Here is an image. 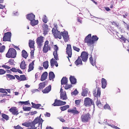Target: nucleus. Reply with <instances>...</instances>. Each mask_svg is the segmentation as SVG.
<instances>
[{
	"label": "nucleus",
	"mask_w": 129,
	"mask_h": 129,
	"mask_svg": "<svg viewBox=\"0 0 129 129\" xmlns=\"http://www.w3.org/2000/svg\"><path fill=\"white\" fill-rule=\"evenodd\" d=\"M52 32L55 38H58L60 39L61 38L62 36L65 42H67L69 40V38L67 31H64L60 33V31L56 30L53 28H52Z\"/></svg>",
	"instance_id": "f257e3e1"
},
{
	"label": "nucleus",
	"mask_w": 129,
	"mask_h": 129,
	"mask_svg": "<svg viewBox=\"0 0 129 129\" xmlns=\"http://www.w3.org/2000/svg\"><path fill=\"white\" fill-rule=\"evenodd\" d=\"M17 53L15 50L13 48H9L6 54V57L8 58H15L16 55Z\"/></svg>",
	"instance_id": "f03ea898"
},
{
	"label": "nucleus",
	"mask_w": 129,
	"mask_h": 129,
	"mask_svg": "<svg viewBox=\"0 0 129 129\" xmlns=\"http://www.w3.org/2000/svg\"><path fill=\"white\" fill-rule=\"evenodd\" d=\"M51 45L49 44V41L46 40L45 42L43 49V52L44 53H46L48 50H51Z\"/></svg>",
	"instance_id": "7ed1b4c3"
},
{
	"label": "nucleus",
	"mask_w": 129,
	"mask_h": 129,
	"mask_svg": "<svg viewBox=\"0 0 129 129\" xmlns=\"http://www.w3.org/2000/svg\"><path fill=\"white\" fill-rule=\"evenodd\" d=\"M92 105L94 107V102L90 98H85L84 101V105L85 106L88 107Z\"/></svg>",
	"instance_id": "20e7f679"
},
{
	"label": "nucleus",
	"mask_w": 129,
	"mask_h": 129,
	"mask_svg": "<svg viewBox=\"0 0 129 129\" xmlns=\"http://www.w3.org/2000/svg\"><path fill=\"white\" fill-rule=\"evenodd\" d=\"M90 118V114L89 113L86 114L83 113L81 117V119L82 121L83 122H86L88 121Z\"/></svg>",
	"instance_id": "39448f33"
},
{
	"label": "nucleus",
	"mask_w": 129,
	"mask_h": 129,
	"mask_svg": "<svg viewBox=\"0 0 129 129\" xmlns=\"http://www.w3.org/2000/svg\"><path fill=\"white\" fill-rule=\"evenodd\" d=\"M91 34H89L85 38L84 42L87 43L88 46H90L93 44L92 42V41Z\"/></svg>",
	"instance_id": "423d86ee"
},
{
	"label": "nucleus",
	"mask_w": 129,
	"mask_h": 129,
	"mask_svg": "<svg viewBox=\"0 0 129 129\" xmlns=\"http://www.w3.org/2000/svg\"><path fill=\"white\" fill-rule=\"evenodd\" d=\"M44 37L42 36H40L38 37L36 39V42L39 48H40L43 45L44 42Z\"/></svg>",
	"instance_id": "0eeeda50"
},
{
	"label": "nucleus",
	"mask_w": 129,
	"mask_h": 129,
	"mask_svg": "<svg viewBox=\"0 0 129 129\" xmlns=\"http://www.w3.org/2000/svg\"><path fill=\"white\" fill-rule=\"evenodd\" d=\"M66 52L68 55V56L67 57L68 59L69 60V57H71L72 54V49L71 45L70 44H68L67 45Z\"/></svg>",
	"instance_id": "6e6552de"
},
{
	"label": "nucleus",
	"mask_w": 129,
	"mask_h": 129,
	"mask_svg": "<svg viewBox=\"0 0 129 129\" xmlns=\"http://www.w3.org/2000/svg\"><path fill=\"white\" fill-rule=\"evenodd\" d=\"M89 54L88 53L85 51H82L80 57L82 60L84 62H86L87 60Z\"/></svg>",
	"instance_id": "1a4fd4ad"
},
{
	"label": "nucleus",
	"mask_w": 129,
	"mask_h": 129,
	"mask_svg": "<svg viewBox=\"0 0 129 129\" xmlns=\"http://www.w3.org/2000/svg\"><path fill=\"white\" fill-rule=\"evenodd\" d=\"M9 111L12 114L14 115H17L19 113L18 109L15 107H12L9 110Z\"/></svg>",
	"instance_id": "9d476101"
},
{
	"label": "nucleus",
	"mask_w": 129,
	"mask_h": 129,
	"mask_svg": "<svg viewBox=\"0 0 129 129\" xmlns=\"http://www.w3.org/2000/svg\"><path fill=\"white\" fill-rule=\"evenodd\" d=\"M11 37V33L8 32L5 33L3 37V41H10Z\"/></svg>",
	"instance_id": "9b49d317"
},
{
	"label": "nucleus",
	"mask_w": 129,
	"mask_h": 129,
	"mask_svg": "<svg viewBox=\"0 0 129 129\" xmlns=\"http://www.w3.org/2000/svg\"><path fill=\"white\" fill-rule=\"evenodd\" d=\"M66 103L65 102H63L60 100H57V99H56L55 100L54 103L53 105L55 106H60L65 105Z\"/></svg>",
	"instance_id": "f8f14e48"
},
{
	"label": "nucleus",
	"mask_w": 129,
	"mask_h": 129,
	"mask_svg": "<svg viewBox=\"0 0 129 129\" xmlns=\"http://www.w3.org/2000/svg\"><path fill=\"white\" fill-rule=\"evenodd\" d=\"M60 99L63 100H66L68 99V97L65 91H63V89L61 88L60 90Z\"/></svg>",
	"instance_id": "ddd939ff"
},
{
	"label": "nucleus",
	"mask_w": 129,
	"mask_h": 129,
	"mask_svg": "<svg viewBox=\"0 0 129 129\" xmlns=\"http://www.w3.org/2000/svg\"><path fill=\"white\" fill-rule=\"evenodd\" d=\"M101 91L100 89L98 88L97 91L96 90H94L93 91V93L94 97H97L100 98V97Z\"/></svg>",
	"instance_id": "4468645a"
},
{
	"label": "nucleus",
	"mask_w": 129,
	"mask_h": 129,
	"mask_svg": "<svg viewBox=\"0 0 129 129\" xmlns=\"http://www.w3.org/2000/svg\"><path fill=\"white\" fill-rule=\"evenodd\" d=\"M42 29L43 31V34L44 36L48 34L49 32L48 26L46 24H44L42 26Z\"/></svg>",
	"instance_id": "2eb2a0df"
},
{
	"label": "nucleus",
	"mask_w": 129,
	"mask_h": 129,
	"mask_svg": "<svg viewBox=\"0 0 129 129\" xmlns=\"http://www.w3.org/2000/svg\"><path fill=\"white\" fill-rule=\"evenodd\" d=\"M53 48L54 50L53 52L54 57L56 60H58L59 59L57 54V51L58 50V47L56 45H55L54 46Z\"/></svg>",
	"instance_id": "dca6fc26"
},
{
	"label": "nucleus",
	"mask_w": 129,
	"mask_h": 129,
	"mask_svg": "<svg viewBox=\"0 0 129 129\" xmlns=\"http://www.w3.org/2000/svg\"><path fill=\"white\" fill-rule=\"evenodd\" d=\"M68 112L73 114V115H78L80 113V112L77 110L75 107H74L72 109H69L68 110Z\"/></svg>",
	"instance_id": "f3484780"
},
{
	"label": "nucleus",
	"mask_w": 129,
	"mask_h": 129,
	"mask_svg": "<svg viewBox=\"0 0 129 129\" xmlns=\"http://www.w3.org/2000/svg\"><path fill=\"white\" fill-rule=\"evenodd\" d=\"M75 63L77 66L82 64V61L80 56L78 57L77 59L75 61Z\"/></svg>",
	"instance_id": "a211bd4d"
},
{
	"label": "nucleus",
	"mask_w": 129,
	"mask_h": 129,
	"mask_svg": "<svg viewBox=\"0 0 129 129\" xmlns=\"http://www.w3.org/2000/svg\"><path fill=\"white\" fill-rule=\"evenodd\" d=\"M35 17V15L32 13L27 14L26 15L27 19L30 21L34 19Z\"/></svg>",
	"instance_id": "6ab92c4d"
},
{
	"label": "nucleus",
	"mask_w": 129,
	"mask_h": 129,
	"mask_svg": "<svg viewBox=\"0 0 129 129\" xmlns=\"http://www.w3.org/2000/svg\"><path fill=\"white\" fill-rule=\"evenodd\" d=\"M102 87L105 88L106 87L107 83L106 80L104 78H102L101 80Z\"/></svg>",
	"instance_id": "aec40b11"
},
{
	"label": "nucleus",
	"mask_w": 129,
	"mask_h": 129,
	"mask_svg": "<svg viewBox=\"0 0 129 129\" xmlns=\"http://www.w3.org/2000/svg\"><path fill=\"white\" fill-rule=\"evenodd\" d=\"M35 44V41L33 40H30L29 41L28 45L29 46L30 49H34V44Z\"/></svg>",
	"instance_id": "412c9836"
},
{
	"label": "nucleus",
	"mask_w": 129,
	"mask_h": 129,
	"mask_svg": "<svg viewBox=\"0 0 129 129\" xmlns=\"http://www.w3.org/2000/svg\"><path fill=\"white\" fill-rule=\"evenodd\" d=\"M70 80L72 84H74L76 82V79L74 76L71 75L70 77Z\"/></svg>",
	"instance_id": "4be33fe9"
},
{
	"label": "nucleus",
	"mask_w": 129,
	"mask_h": 129,
	"mask_svg": "<svg viewBox=\"0 0 129 129\" xmlns=\"http://www.w3.org/2000/svg\"><path fill=\"white\" fill-rule=\"evenodd\" d=\"M47 76L48 73L47 72H45L43 73L41 77V80L43 81L45 80L47 78Z\"/></svg>",
	"instance_id": "5701e85b"
},
{
	"label": "nucleus",
	"mask_w": 129,
	"mask_h": 129,
	"mask_svg": "<svg viewBox=\"0 0 129 129\" xmlns=\"http://www.w3.org/2000/svg\"><path fill=\"white\" fill-rule=\"evenodd\" d=\"M51 87V86L50 85L46 87L45 89L42 91L44 93H47L50 91Z\"/></svg>",
	"instance_id": "b1692460"
},
{
	"label": "nucleus",
	"mask_w": 129,
	"mask_h": 129,
	"mask_svg": "<svg viewBox=\"0 0 129 129\" xmlns=\"http://www.w3.org/2000/svg\"><path fill=\"white\" fill-rule=\"evenodd\" d=\"M55 76L53 72H51L49 73V80H52L53 81V79L55 78Z\"/></svg>",
	"instance_id": "393cba45"
},
{
	"label": "nucleus",
	"mask_w": 129,
	"mask_h": 129,
	"mask_svg": "<svg viewBox=\"0 0 129 129\" xmlns=\"http://www.w3.org/2000/svg\"><path fill=\"white\" fill-rule=\"evenodd\" d=\"M6 76L7 79L8 80H12L15 79V77L14 76L10 74H7Z\"/></svg>",
	"instance_id": "a878e982"
},
{
	"label": "nucleus",
	"mask_w": 129,
	"mask_h": 129,
	"mask_svg": "<svg viewBox=\"0 0 129 129\" xmlns=\"http://www.w3.org/2000/svg\"><path fill=\"white\" fill-rule=\"evenodd\" d=\"M26 66L25 61L24 60H23L21 62L20 65V68L21 69L24 70L26 68Z\"/></svg>",
	"instance_id": "bb28decb"
},
{
	"label": "nucleus",
	"mask_w": 129,
	"mask_h": 129,
	"mask_svg": "<svg viewBox=\"0 0 129 129\" xmlns=\"http://www.w3.org/2000/svg\"><path fill=\"white\" fill-rule=\"evenodd\" d=\"M22 56L23 58L26 59L28 56L27 52L25 50H23L22 51Z\"/></svg>",
	"instance_id": "cd10ccee"
},
{
	"label": "nucleus",
	"mask_w": 129,
	"mask_h": 129,
	"mask_svg": "<svg viewBox=\"0 0 129 129\" xmlns=\"http://www.w3.org/2000/svg\"><path fill=\"white\" fill-rule=\"evenodd\" d=\"M30 21V23L32 26H34L37 25L38 23V20H36L35 19Z\"/></svg>",
	"instance_id": "c85d7f7f"
},
{
	"label": "nucleus",
	"mask_w": 129,
	"mask_h": 129,
	"mask_svg": "<svg viewBox=\"0 0 129 129\" xmlns=\"http://www.w3.org/2000/svg\"><path fill=\"white\" fill-rule=\"evenodd\" d=\"M90 62L91 64L93 66H94V65H95V64L96 62V59L94 58L93 59V58L91 55L89 58Z\"/></svg>",
	"instance_id": "c756f323"
},
{
	"label": "nucleus",
	"mask_w": 129,
	"mask_h": 129,
	"mask_svg": "<svg viewBox=\"0 0 129 129\" xmlns=\"http://www.w3.org/2000/svg\"><path fill=\"white\" fill-rule=\"evenodd\" d=\"M68 80L66 77H63L61 80V84L62 85H65L68 83Z\"/></svg>",
	"instance_id": "7c9ffc66"
},
{
	"label": "nucleus",
	"mask_w": 129,
	"mask_h": 129,
	"mask_svg": "<svg viewBox=\"0 0 129 129\" xmlns=\"http://www.w3.org/2000/svg\"><path fill=\"white\" fill-rule=\"evenodd\" d=\"M29 127H30V129H36L37 128V127L35 126V125L34 123L32 121L31 122H29Z\"/></svg>",
	"instance_id": "2f4dec72"
},
{
	"label": "nucleus",
	"mask_w": 129,
	"mask_h": 129,
	"mask_svg": "<svg viewBox=\"0 0 129 129\" xmlns=\"http://www.w3.org/2000/svg\"><path fill=\"white\" fill-rule=\"evenodd\" d=\"M34 62L33 61L30 63L29 66V69L28 70V72H29L33 70L34 68L33 65Z\"/></svg>",
	"instance_id": "473e14b6"
},
{
	"label": "nucleus",
	"mask_w": 129,
	"mask_h": 129,
	"mask_svg": "<svg viewBox=\"0 0 129 129\" xmlns=\"http://www.w3.org/2000/svg\"><path fill=\"white\" fill-rule=\"evenodd\" d=\"M99 39V38L97 37L96 35H93L92 37V40L93 44L96 41H97Z\"/></svg>",
	"instance_id": "72a5a7b5"
},
{
	"label": "nucleus",
	"mask_w": 129,
	"mask_h": 129,
	"mask_svg": "<svg viewBox=\"0 0 129 129\" xmlns=\"http://www.w3.org/2000/svg\"><path fill=\"white\" fill-rule=\"evenodd\" d=\"M31 104L33 106L32 107L38 109L41 106V105L40 104H35L32 102H31Z\"/></svg>",
	"instance_id": "f704fd0d"
},
{
	"label": "nucleus",
	"mask_w": 129,
	"mask_h": 129,
	"mask_svg": "<svg viewBox=\"0 0 129 129\" xmlns=\"http://www.w3.org/2000/svg\"><path fill=\"white\" fill-rule=\"evenodd\" d=\"M69 108V105H65L60 107V109L62 111L66 110Z\"/></svg>",
	"instance_id": "c9c22d12"
},
{
	"label": "nucleus",
	"mask_w": 129,
	"mask_h": 129,
	"mask_svg": "<svg viewBox=\"0 0 129 129\" xmlns=\"http://www.w3.org/2000/svg\"><path fill=\"white\" fill-rule=\"evenodd\" d=\"M45 82H43L39 84V87L38 88V89L39 90H40L41 89H42L45 86Z\"/></svg>",
	"instance_id": "e433bc0d"
},
{
	"label": "nucleus",
	"mask_w": 129,
	"mask_h": 129,
	"mask_svg": "<svg viewBox=\"0 0 129 129\" xmlns=\"http://www.w3.org/2000/svg\"><path fill=\"white\" fill-rule=\"evenodd\" d=\"M57 62L53 58H52L50 60V63L51 68H52L54 65V64Z\"/></svg>",
	"instance_id": "4c0bfd02"
},
{
	"label": "nucleus",
	"mask_w": 129,
	"mask_h": 129,
	"mask_svg": "<svg viewBox=\"0 0 129 129\" xmlns=\"http://www.w3.org/2000/svg\"><path fill=\"white\" fill-rule=\"evenodd\" d=\"M43 65L44 69H47L49 66L48 61H46L44 62L43 63Z\"/></svg>",
	"instance_id": "58836bf2"
},
{
	"label": "nucleus",
	"mask_w": 129,
	"mask_h": 129,
	"mask_svg": "<svg viewBox=\"0 0 129 129\" xmlns=\"http://www.w3.org/2000/svg\"><path fill=\"white\" fill-rule=\"evenodd\" d=\"M29 101H25V102H22V101H20L18 102L19 103L21 104V105H22L23 104H25V105H28V106L30 105V104L29 103Z\"/></svg>",
	"instance_id": "ea45409f"
},
{
	"label": "nucleus",
	"mask_w": 129,
	"mask_h": 129,
	"mask_svg": "<svg viewBox=\"0 0 129 129\" xmlns=\"http://www.w3.org/2000/svg\"><path fill=\"white\" fill-rule=\"evenodd\" d=\"M2 44L0 43V46L2 45ZM5 48V46L4 45H2L0 46V52L2 53L4 52Z\"/></svg>",
	"instance_id": "a19ab883"
},
{
	"label": "nucleus",
	"mask_w": 129,
	"mask_h": 129,
	"mask_svg": "<svg viewBox=\"0 0 129 129\" xmlns=\"http://www.w3.org/2000/svg\"><path fill=\"white\" fill-rule=\"evenodd\" d=\"M96 104L97 106L99 108H101L102 106L100 100H97L96 102Z\"/></svg>",
	"instance_id": "79ce46f5"
},
{
	"label": "nucleus",
	"mask_w": 129,
	"mask_h": 129,
	"mask_svg": "<svg viewBox=\"0 0 129 129\" xmlns=\"http://www.w3.org/2000/svg\"><path fill=\"white\" fill-rule=\"evenodd\" d=\"M40 118H39V117H37L33 121L35 125L39 122L40 120Z\"/></svg>",
	"instance_id": "37998d69"
},
{
	"label": "nucleus",
	"mask_w": 129,
	"mask_h": 129,
	"mask_svg": "<svg viewBox=\"0 0 129 129\" xmlns=\"http://www.w3.org/2000/svg\"><path fill=\"white\" fill-rule=\"evenodd\" d=\"M2 117L3 118H4L7 120L9 119V117L7 115L4 113L2 114Z\"/></svg>",
	"instance_id": "c03bdc74"
},
{
	"label": "nucleus",
	"mask_w": 129,
	"mask_h": 129,
	"mask_svg": "<svg viewBox=\"0 0 129 129\" xmlns=\"http://www.w3.org/2000/svg\"><path fill=\"white\" fill-rule=\"evenodd\" d=\"M65 85L64 86V88L66 89H68L71 88L72 86V84L69 85L68 84V83L65 84Z\"/></svg>",
	"instance_id": "a18cd8bd"
},
{
	"label": "nucleus",
	"mask_w": 129,
	"mask_h": 129,
	"mask_svg": "<svg viewBox=\"0 0 129 129\" xmlns=\"http://www.w3.org/2000/svg\"><path fill=\"white\" fill-rule=\"evenodd\" d=\"M26 79V77L24 75H22L20 76V81H24Z\"/></svg>",
	"instance_id": "49530a36"
},
{
	"label": "nucleus",
	"mask_w": 129,
	"mask_h": 129,
	"mask_svg": "<svg viewBox=\"0 0 129 129\" xmlns=\"http://www.w3.org/2000/svg\"><path fill=\"white\" fill-rule=\"evenodd\" d=\"M23 109L24 111H29L30 110L31 108L29 107H23Z\"/></svg>",
	"instance_id": "de8ad7c7"
},
{
	"label": "nucleus",
	"mask_w": 129,
	"mask_h": 129,
	"mask_svg": "<svg viewBox=\"0 0 129 129\" xmlns=\"http://www.w3.org/2000/svg\"><path fill=\"white\" fill-rule=\"evenodd\" d=\"M78 92L77 89H75L74 91L71 93V95L72 96H75L78 93Z\"/></svg>",
	"instance_id": "09e8293b"
},
{
	"label": "nucleus",
	"mask_w": 129,
	"mask_h": 129,
	"mask_svg": "<svg viewBox=\"0 0 129 129\" xmlns=\"http://www.w3.org/2000/svg\"><path fill=\"white\" fill-rule=\"evenodd\" d=\"M120 39L121 40V41L123 42L124 43H126L127 40L124 37L122 36L120 38Z\"/></svg>",
	"instance_id": "8fccbe9b"
},
{
	"label": "nucleus",
	"mask_w": 129,
	"mask_h": 129,
	"mask_svg": "<svg viewBox=\"0 0 129 129\" xmlns=\"http://www.w3.org/2000/svg\"><path fill=\"white\" fill-rule=\"evenodd\" d=\"M87 91H83L82 92V95L83 96H87Z\"/></svg>",
	"instance_id": "3c124183"
},
{
	"label": "nucleus",
	"mask_w": 129,
	"mask_h": 129,
	"mask_svg": "<svg viewBox=\"0 0 129 129\" xmlns=\"http://www.w3.org/2000/svg\"><path fill=\"white\" fill-rule=\"evenodd\" d=\"M43 21L45 23H46L47 22V20L46 15L44 16V17L42 19Z\"/></svg>",
	"instance_id": "603ef678"
},
{
	"label": "nucleus",
	"mask_w": 129,
	"mask_h": 129,
	"mask_svg": "<svg viewBox=\"0 0 129 129\" xmlns=\"http://www.w3.org/2000/svg\"><path fill=\"white\" fill-rule=\"evenodd\" d=\"M14 129H24L19 125H17V126H14Z\"/></svg>",
	"instance_id": "864d4df0"
},
{
	"label": "nucleus",
	"mask_w": 129,
	"mask_h": 129,
	"mask_svg": "<svg viewBox=\"0 0 129 129\" xmlns=\"http://www.w3.org/2000/svg\"><path fill=\"white\" fill-rule=\"evenodd\" d=\"M29 122H25L22 123V125L26 127H29Z\"/></svg>",
	"instance_id": "5fc2aeb1"
},
{
	"label": "nucleus",
	"mask_w": 129,
	"mask_h": 129,
	"mask_svg": "<svg viewBox=\"0 0 129 129\" xmlns=\"http://www.w3.org/2000/svg\"><path fill=\"white\" fill-rule=\"evenodd\" d=\"M6 71L2 69H0V75H3L5 74Z\"/></svg>",
	"instance_id": "6e6d98bb"
},
{
	"label": "nucleus",
	"mask_w": 129,
	"mask_h": 129,
	"mask_svg": "<svg viewBox=\"0 0 129 129\" xmlns=\"http://www.w3.org/2000/svg\"><path fill=\"white\" fill-rule=\"evenodd\" d=\"M43 121V120L42 119V118H40V121H39V122L38 123H39V126H41L42 123Z\"/></svg>",
	"instance_id": "4d7b16f0"
},
{
	"label": "nucleus",
	"mask_w": 129,
	"mask_h": 129,
	"mask_svg": "<svg viewBox=\"0 0 129 129\" xmlns=\"http://www.w3.org/2000/svg\"><path fill=\"white\" fill-rule=\"evenodd\" d=\"M35 50V49H32V50H31V52H30V56L31 57H33L34 56V51Z\"/></svg>",
	"instance_id": "13d9d810"
},
{
	"label": "nucleus",
	"mask_w": 129,
	"mask_h": 129,
	"mask_svg": "<svg viewBox=\"0 0 129 129\" xmlns=\"http://www.w3.org/2000/svg\"><path fill=\"white\" fill-rule=\"evenodd\" d=\"M81 100H77L75 101V103L78 106L79 105Z\"/></svg>",
	"instance_id": "bf43d9fd"
},
{
	"label": "nucleus",
	"mask_w": 129,
	"mask_h": 129,
	"mask_svg": "<svg viewBox=\"0 0 129 129\" xmlns=\"http://www.w3.org/2000/svg\"><path fill=\"white\" fill-rule=\"evenodd\" d=\"M73 49L74 50H75L78 52H79L80 50L79 48L76 47V46H73Z\"/></svg>",
	"instance_id": "052dcab7"
},
{
	"label": "nucleus",
	"mask_w": 129,
	"mask_h": 129,
	"mask_svg": "<svg viewBox=\"0 0 129 129\" xmlns=\"http://www.w3.org/2000/svg\"><path fill=\"white\" fill-rule=\"evenodd\" d=\"M14 60L12 59H11L9 60L8 63L11 65H13L14 63Z\"/></svg>",
	"instance_id": "680f3d73"
},
{
	"label": "nucleus",
	"mask_w": 129,
	"mask_h": 129,
	"mask_svg": "<svg viewBox=\"0 0 129 129\" xmlns=\"http://www.w3.org/2000/svg\"><path fill=\"white\" fill-rule=\"evenodd\" d=\"M112 24L117 27H119V24L116 22L113 21L112 23Z\"/></svg>",
	"instance_id": "e2e57ef3"
},
{
	"label": "nucleus",
	"mask_w": 129,
	"mask_h": 129,
	"mask_svg": "<svg viewBox=\"0 0 129 129\" xmlns=\"http://www.w3.org/2000/svg\"><path fill=\"white\" fill-rule=\"evenodd\" d=\"M108 125H109L111 126V127H112L113 128H114L116 129H120L119 127H117V126H115L114 125H110V124H108Z\"/></svg>",
	"instance_id": "0e129e2a"
},
{
	"label": "nucleus",
	"mask_w": 129,
	"mask_h": 129,
	"mask_svg": "<svg viewBox=\"0 0 129 129\" xmlns=\"http://www.w3.org/2000/svg\"><path fill=\"white\" fill-rule=\"evenodd\" d=\"M110 108V106L108 104L105 105L104 107V108L105 109H109Z\"/></svg>",
	"instance_id": "69168bd1"
},
{
	"label": "nucleus",
	"mask_w": 129,
	"mask_h": 129,
	"mask_svg": "<svg viewBox=\"0 0 129 129\" xmlns=\"http://www.w3.org/2000/svg\"><path fill=\"white\" fill-rule=\"evenodd\" d=\"M2 67L5 69H9L11 68V67H10L8 66L7 65H3L2 66Z\"/></svg>",
	"instance_id": "338daca9"
},
{
	"label": "nucleus",
	"mask_w": 129,
	"mask_h": 129,
	"mask_svg": "<svg viewBox=\"0 0 129 129\" xmlns=\"http://www.w3.org/2000/svg\"><path fill=\"white\" fill-rule=\"evenodd\" d=\"M17 69L15 68H13L10 70L13 72H16Z\"/></svg>",
	"instance_id": "774afa93"
}]
</instances>
